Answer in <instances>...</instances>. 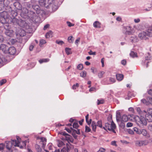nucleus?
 Returning a JSON list of instances; mask_svg holds the SVG:
<instances>
[{
    "label": "nucleus",
    "instance_id": "nucleus-51",
    "mask_svg": "<svg viewBox=\"0 0 152 152\" xmlns=\"http://www.w3.org/2000/svg\"><path fill=\"white\" fill-rule=\"evenodd\" d=\"M105 149L102 148H100L97 152H105Z\"/></svg>",
    "mask_w": 152,
    "mask_h": 152
},
{
    "label": "nucleus",
    "instance_id": "nucleus-26",
    "mask_svg": "<svg viewBox=\"0 0 152 152\" xmlns=\"http://www.w3.org/2000/svg\"><path fill=\"white\" fill-rule=\"evenodd\" d=\"M57 144L58 147H61L63 146L64 144V143L62 141L59 140L57 141Z\"/></svg>",
    "mask_w": 152,
    "mask_h": 152
},
{
    "label": "nucleus",
    "instance_id": "nucleus-44",
    "mask_svg": "<svg viewBox=\"0 0 152 152\" xmlns=\"http://www.w3.org/2000/svg\"><path fill=\"white\" fill-rule=\"evenodd\" d=\"M97 126L102 128V123L101 121H98L97 122Z\"/></svg>",
    "mask_w": 152,
    "mask_h": 152
},
{
    "label": "nucleus",
    "instance_id": "nucleus-41",
    "mask_svg": "<svg viewBox=\"0 0 152 152\" xmlns=\"http://www.w3.org/2000/svg\"><path fill=\"white\" fill-rule=\"evenodd\" d=\"M143 142L142 140L137 141V142L136 144L137 145L139 146H141L143 145L142 143Z\"/></svg>",
    "mask_w": 152,
    "mask_h": 152
},
{
    "label": "nucleus",
    "instance_id": "nucleus-29",
    "mask_svg": "<svg viewBox=\"0 0 152 152\" xmlns=\"http://www.w3.org/2000/svg\"><path fill=\"white\" fill-rule=\"evenodd\" d=\"M40 139L41 140V141L42 142L43 147H44L46 144V139L43 137H41Z\"/></svg>",
    "mask_w": 152,
    "mask_h": 152
},
{
    "label": "nucleus",
    "instance_id": "nucleus-60",
    "mask_svg": "<svg viewBox=\"0 0 152 152\" xmlns=\"http://www.w3.org/2000/svg\"><path fill=\"white\" fill-rule=\"evenodd\" d=\"M143 142L142 143L143 145H146L148 143V142L147 140H142Z\"/></svg>",
    "mask_w": 152,
    "mask_h": 152
},
{
    "label": "nucleus",
    "instance_id": "nucleus-64",
    "mask_svg": "<svg viewBox=\"0 0 152 152\" xmlns=\"http://www.w3.org/2000/svg\"><path fill=\"white\" fill-rule=\"evenodd\" d=\"M128 132L130 134H134L133 131L131 129H129L128 130Z\"/></svg>",
    "mask_w": 152,
    "mask_h": 152
},
{
    "label": "nucleus",
    "instance_id": "nucleus-24",
    "mask_svg": "<svg viewBox=\"0 0 152 152\" xmlns=\"http://www.w3.org/2000/svg\"><path fill=\"white\" fill-rule=\"evenodd\" d=\"M0 1L3 3L4 6H7L10 4V1L9 0H0Z\"/></svg>",
    "mask_w": 152,
    "mask_h": 152
},
{
    "label": "nucleus",
    "instance_id": "nucleus-15",
    "mask_svg": "<svg viewBox=\"0 0 152 152\" xmlns=\"http://www.w3.org/2000/svg\"><path fill=\"white\" fill-rule=\"evenodd\" d=\"M16 50L15 48L13 47H12L10 48L7 50V53L11 55H14L16 53Z\"/></svg>",
    "mask_w": 152,
    "mask_h": 152
},
{
    "label": "nucleus",
    "instance_id": "nucleus-33",
    "mask_svg": "<svg viewBox=\"0 0 152 152\" xmlns=\"http://www.w3.org/2000/svg\"><path fill=\"white\" fill-rule=\"evenodd\" d=\"M73 126L74 128L77 129L79 126L78 122L76 121H75L73 124Z\"/></svg>",
    "mask_w": 152,
    "mask_h": 152
},
{
    "label": "nucleus",
    "instance_id": "nucleus-30",
    "mask_svg": "<svg viewBox=\"0 0 152 152\" xmlns=\"http://www.w3.org/2000/svg\"><path fill=\"white\" fill-rule=\"evenodd\" d=\"M88 116H89L88 114H87L86 116V122L88 123V125H90L91 124V119H89V121L88 120Z\"/></svg>",
    "mask_w": 152,
    "mask_h": 152
},
{
    "label": "nucleus",
    "instance_id": "nucleus-42",
    "mask_svg": "<svg viewBox=\"0 0 152 152\" xmlns=\"http://www.w3.org/2000/svg\"><path fill=\"white\" fill-rule=\"evenodd\" d=\"M80 75L82 77H85L86 75V72L85 71H83L80 73Z\"/></svg>",
    "mask_w": 152,
    "mask_h": 152
},
{
    "label": "nucleus",
    "instance_id": "nucleus-2",
    "mask_svg": "<svg viewBox=\"0 0 152 152\" xmlns=\"http://www.w3.org/2000/svg\"><path fill=\"white\" fill-rule=\"evenodd\" d=\"M16 137L17 141L16 140H12L11 142L7 141L6 142V147L8 149L10 150L12 146L18 147L20 146L19 144L21 141V139L18 136H16Z\"/></svg>",
    "mask_w": 152,
    "mask_h": 152
},
{
    "label": "nucleus",
    "instance_id": "nucleus-57",
    "mask_svg": "<svg viewBox=\"0 0 152 152\" xmlns=\"http://www.w3.org/2000/svg\"><path fill=\"white\" fill-rule=\"evenodd\" d=\"M71 129L73 130L74 132H75L77 134H80V132L79 130H74L72 129V128H71Z\"/></svg>",
    "mask_w": 152,
    "mask_h": 152
},
{
    "label": "nucleus",
    "instance_id": "nucleus-55",
    "mask_svg": "<svg viewBox=\"0 0 152 152\" xmlns=\"http://www.w3.org/2000/svg\"><path fill=\"white\" fill-rule=\"evenodd\" d=\"M56 43L58 44L62 45L64 43V42L62 41H56Z\"/></svg>",
    "mask_w": 152,
    "mask_h": 152
},
{
    "label": "nucleus",
    "instance_id": "nucleus-18",
    "mask_svg": "<svg viewBox=\"0 0 152 152\" xmlns=\"http://www.w3.org/2000/svg\"><path fill=\"white\" fill-rule=\"evenodd\" d=\"M140 132H141V134H142L143 136H146L147 138H148L149 137L150 135L149 134H147V132L146 130L143 129L141 130Z\"/></svg>",
    "mask_w": 152,
    "mask_h": 152
},
{
    "label": "nucleus",
    "instance_id": "nucleus-54",
    "mask_svg": "<svg viewBox=\"0 0 152 152\" xmlns=\"http://www.w3.org/2000/svg\"><path fill=\"white\" fill-rule=\"evenodd\" d=\"M35 147L36 149H38V151L40 152L41 151V148H40V146L38 145H35Z\"/></svg>",
    "mask_w": 152,
    "mask_h": 152
},
{
    "label": "nucleus",
    "instance_id": "nucleus-46",
    "mask_svg": "<svg viewBox=\"0 0 152 152\" xmlns=\"http://www.w3.org/2000/svg\"><path fill=\"white\" fill-rule=\"evenodd\" d=\"M83 68V65L81 64H79L77 66V69L79 70H82Z\"/></svg>",
    "mask_w": 152,
    "mask_h": 152
},
{
    "label": "nucleus",
    "instance_id": "nucleus-12",
    "mask_svg": "<svg viewBox=\"0 0 152 152\" xmlns=\"http://www.w3.org/2000/svg\"><path fill=\"white\" fill-rule=\"evenodd\" d=\"M149 32H148V30L146 31H143L140 33L139 34V37L141 39L145 38L146 36L151 37L148 34Z\"/></svg>",
    "mask_w": 152,
    "mask_h": 152
},
{
    "label": "nucleus",
    "instance_id": "nucleus-58",
    "mask_svg": "<svg viewBox=\"0 0 152 152\" xmlns=\"http://www.w3.org/2000/svg\"><path fill=\"white\" fill-rule=\"evenodd\" d=\"M67 24L68 26L69 27H71L74 26V24L71 23L69 21L67 22Z\"/></svg>",
    "mask_w": 152,
    "mask_h": 152
},
{
    "label": "nucleus",
    "instance_id": "nucleus-22",
    "mask_svg": "<svg viewBox=\"0 0 152 152\" xmlns=\"http://www.w3.org/2000/svg\"><path fill=\"white\" fill-rule=\"evenodd\" d=\"M94 26L95 28H100L101 27V23L98 21H96L93 23Z\"/></svg>",
    "mask_w": 152,
    "mask_h": 152
},
{
    "label": "nucleus",
    "instance_id": "nucleus-56",
    "mask_svg": "<svg viewBox=\"0 0 152 152\" xmlns=\"http://www.w3.org/2000/svg\"><path fill=\"white\" fill-rule=\"evenodd\" d=\"M4 145L3 143H1L0 144V151L2 150L4 148Z\"/></svg>",
    "mask_w": 152,
    "mask_h": 152
},
{
    "label": "nucleus",
    "instance_id": "nucleus-10",
    "mask_svg": "<svg viewBox=\"0 0 152 152\" xmlns=\"http://www.w3.org/2000/svg\"><path fill=\"white\" fill-rule=\"evenodd\" d=\"M141 102L147 105H148L149 104H152V96H149L147 99H143L141 100Z\"/></svg>",
    "mask_w": 152,
    "mask_h": 152
},
{
    "label": "nucleus",
    "instance_id": "nucleus-23",
    "mask_svg": "<svg viewBox=\"0 0 152 152\" xmlns=\"http://www.w3.org/2000/svg\"><path fill=\"white\" fill-rule=\"evenodd\" d=\"M97 125L95 122L93 121L91 124V126L93 131L95 132L96 130Z\"/></svg>",
    "mask_w": 152,
    "mask_h": 152
},
{
    "label": "nucleus",
    "instance_id": "nucleus-59",
    "mask_svg": "<svg viewBox=\"0 0 152 152\" xmlns=\"http://www.w3.org/2000/svg\"><path fill=\"white\" fill-rule=\"evenodd\" d=\"M136 110L137 111V112L140 114H141V110L140 108V107H137L136 108Z\"/></svg>",
    "mask_w": 152,
    "mask_h": 152
},
{
    "label": "nucleus",
    "instance_id": "nucleus-5",
    "mask_svg": "<svg viewBox=\"0 0 152 152\" xmlns=\"http://www.w3.org/2000/svg\"><path fill=\"white\" fill-rule=\"evenodd\" d=\"M116 118L117 121L126 122L128 121V118L126 115H124L121 116L120 113L119 111H117L116 113Z\"/></svg>",
    "mask_w": 152,
    "mask_h": 152
},
{
    "label": "nucleus",
    "instance_id": "nucleus-43",
    "mask_svg": "<svg viewBox=\"0 0 152 152\" xmlns=\"http://www.w3.org/2000/svg\"><path fill=\"white\" fill-rule=\"evenodd\" d=\"M65 50L66 53L68 55L71 53V50L70 48H66L65 49Z\"/></svg>",
    "mask_w": 152,
    "mask_h": 152
},
{
    "label": "nucleus",
    "instance_id": "nucleus-34",
    "mask_svg": "<svg viewBox=\"0 0 152 152\" xmlns=\"http://www.w3.org/2000/svg\"><path fill=\"white\" fill-rule=\"evenodd\" d=\"M35 45V44L33 42H32L30 45L29 47V50L30 51H31L33 50V48L34 47V46Z\"/></svg>",
    "mask_w": 152,
    "mask_h": 152
},
{
    "label": "nucleus",
    "instance_id": "nucleus-8",
    "mask_svg": "<svg viewBox=\"0 0 152 152\" xmlns=\"http://www.w3.org/2000/svg\"><path fill=\"white\" fill-rule=\"evenodd\" d=\"M146 120L149 122L152 121V109H149L148 110L147 113L145 115Z\"/></svg>",
    "mask_w": 152,
    "mask_h": 152
},
{
    "label": "nucleus",
    "instance_id": "nucleus-52",
    "mask_svg": "<svg viewBox=\"0 0 152 152\" xmlns=\"http://www.w3.org/2000/svg\"><path fill=\"white\" fill-rule=\"evenodd\" d=\"M133 124L131 122H128L126 126L127 127H131L132 126Z\"/></svg>",
    "mask_w": 152,
    "mask_h": 152
},
{
    "label": "nucleus",
    "instance_id": "nucleus-28",
    "mask_svg": "<svg viewBox=\"0 0 152 152\" xmlns=\"http://www.w3.org/2000/svg\"><path fill=\"white\" fill-rule=\"evenodd\" d=\"M148 32H149L148 34L151 36H152V25L149 26L147 29Z\"/></svg>",
    "mask_w": 152,
    "mask_h": 152
},
{
    "label": "nucleus",
    "instance_id": "nucleus-21",
    "mask_svg": "<svg viewBox=\"0 0 152 152\" xmlns=\"http://www.w3.org/2000/svg\"><path fill=\"white\" fill-rule=\"evenodd\" d=\"M46 0H40L39 1V3L40 6L42 7H46Z\"/></svg>",
    "mask_w": 152,
    "mask_h": 152
},
{
    "label": "nucleus",
    "instance_id": "nucleus-16",
    "mask_svg": "<svg viewBox=\"0 0 152 152\" xmlns=\"http://www.w3.org/2000/svg\"><path fill=\"white\" fill-rule=\"evenodd\" d=\"M8 49V47L4 44H1L0 46V50H1L5 53H7Z\"/></svg>",
    "mask_w": 152,
    "mask_h": 152
},
{
    "label": "nucleus",
    "instance_id": "nucleus-45",
    "mask_svg": "<svg viewBox=\"0 0 152 152\" xmlns=\"http://www.w3.org/2000/svg\"><path fill=\"white\" fill-rule=\"evenodd\" d=\"M151 59V57L149 53H148L147 55L145 56V59L146 60H149Z\"/></svg>",
    "mask_w": 152,
    "mask_h": 152
},
{
    "label": "nucleus",
    "instance_id": "nucleus-7",
    "mask_svg": "<svg viewBox=\"0 0 152 152\" xmlns=\"http://www.w3.org/2000/svg\"><path fill=\"white\" fill-rule=\"evenodd\" d=\"M63 135L66 136L65 139L68 142V143H66V146H67V144H69V147H70V152H71V149L73 148V145L70 144V142H73V140L71 136L69 135L65 132H64L62 134ZM67 147V146H66Z\"/></svg>",
    "mask_w": 152,
    "mask_h": 152
},
{
    "label": "nucleus",
    "instance_id": "nucleus-17",
    "mask_svg": "<svg viewBox=\"0 0 152 152\" xmlns=\"http://www.w3.org/2000/svg\"><path fill=\"white\" fill-rule=\"evenodd\" d=\"M14 6L18 10H20L22 9V6L18 2H15L14 3Z\"/></svg>",
    "mask_w": 152,
    "mask_h": 152
},
{
    "label": "nucleus",
    "instance_id": "nucleus-27",
    "mask_svg": "<svg viewBox=\"0 0 152 152\" xmlns=\"http://www.w3.org/2000/svg\"><path fill=\"white\" fill-rule=\"evenodd\" d=\"M49 58H44L39 60V61L40 64H42L43 62H48L49 61Z\"/></svg>",
    "mask_w": 152,
    "mask_h": 152
},
{
    "label": "nucleus",
    "instance_id": "nucleus-1",
    "mask_svg": "<svg viewBox=\"0 0 152 152\" xmlns=\"http://www.w3.org/2000/svg\"><path fill=\"white\" fill-rule=\"evenodd\" d=\"M0 16L2 18L3 20H1L2 24H3L4 29L6 30L11 28V26H9L8 23L11 21V20L10 19L9 15L7 12L3 11L0 14Z\"/></svg>",
    "mask_w": 152,
    "mask_h": 152
},
{
    "label": "nucleus",
    "instance_id": "nucleus-32",
    "mask_svg": "<svg viewBox=\"0 0 152 152\" xmlns=\"http://www.w3.org/2000/svg\"><path fill=\"white\" fill-rule=\"evenodd\" d=\"M68 40L69 43H72L73 42L74 39L72 36H70L68 38Z\"/></svg>",
    "mask_w": 152,
    "mask_h": 152
},
{
    "label": "nucleus",
    "instance_id": "nucleus-4",
    "mask_svg": "<svg viewBox=\"0 0 152 152\" xmlns=\"http://www.w3.org/2000/svg\"><path fill=\"white\" fill-rule=\"evenodd\" d=\"M102 128L105 130L108 129L109 131H112L114 133H115L114 129L116 128V126L113 121L106 123L105 127H103Z\"/></svg>",
    "mask_w": 152,
    "mask_h": 152
},
{
    "label": "nucleus",
    "instance_id": "nucleus-39",
    "mask_svg": "<svg viewBox=\"0 0 152 152\" xmlns=\"http://www.w3.org/2000/svg\"><path fill=\"white\" fill-rule=\"evenodd\" d=\"M134 131L136 133L138 134H141V132H140L141 130H139L136 127H134L133 129Z\"/></svg>",
    "mask_w": 152,
    "mask_h": 152
},
{
    "label": "nucleus",
    "instance_id": "nucleus-62",
    "mask_svg": "<svg viewBox=\"0 0 152 152\" xmlns=\"http://www.w3.org/2000/svg\"><path fill=\"white\" fill-rule=\"evenodd\" d=\"M95 91V88L94 87L91 88L89 90L90 92L94 91Z\"/></svg>",
    "mask_w": 152,
    "mask_h": 152
},
{
    "label": "nucleus",
    "instance_id": "nucleus-37",
    "mask_svg": "<svg viewBox=\"0 0 152 152\" xmlns=\"http://www.w3.org/2000/svg\"><path fill=\"white\" fill-rule=\"evenodd\" d=\"M130 56L132 58L137 56V54L133 51H131L130 54Z\"/></svg>",
    "mask_w": 152,
    "mask_h": 152
},
{
    "label": "nucleus",
    "instance_id": "nucleus-6",
    "mask_svg": "<svg viewBox=\"0 0 152 152\" xmlns=\"http://www.w3.org/2000/svg\"><path fill=\"white\" fill-rule=\"evenodd\" d=\"M10 19L11 20V21L14 24H18L20 26L23 27L24 26V24L25 23V21L21 19H18L16 18H14L12 19L10 17Z\"/></svg>",
    "mask_w": 152,
    "mask_h": 152
},
{
    "label": "nucleus",
    "instance_id": "nucleus-20",
    "mask_svg": "<svg viewBox=\"0 0 152 152\" xmlns=\"http://www.w3.org/2000/svg\"><path fill=\"white\" fill-rule=\"evenodd\" d=\"M117 80L119 81L122 80L124 77V76L122 74H117L116 75Z\"/></svg>",
    "mask_w": 152,
    "mask_h": 152
},
{
    "label": "nucleus",
    "instance_id": "nucleus-19",
    "mask_svg": "<svg viewBox=\"0 0 152 152\" xmlns=\"http://www.w3.org/2000/svg\"><path fill=\"white\" fill-rule=\"evenodd\" d=\"M130 40L132 42H136L138 41L137 37L134 35H132L130 37Z\"/></svg>",
    "mask_w": 152,
    "mask_h": 152
},
{
    "label": "nucleus",
    "instance_id": "nucleus-31",
    "mask_svg": "<svg viewBox=\"0 0 152 152\" xmlns=\"http://www.w3.org/2000/svg\"><path fill=\"white\" fill-rule=\"evenodd\" d=\"M28 12V10L26 8H23L22 10V12L21 13V15H22V14H27Z\"/></svg>",
    "mask_w": 152,
    "mask_h": 152
},
{
    "label": "nucleus",
    "instance_id": "nucleus-47",
    "mask_svg": "<svg viewBox=\"0 0 152 152\" xmlns=\"http://www.w3.org/2000/svg\"><path fill=\"white\" fill-rule=\"evenodd\" d=\"M104 74V72L103 71L99 73L98 75V76L99 78H102L103 74Z\"/></svg>",
    "mask_w": 152,
    "mask_h": 152
},
{
    "label": "nucleus",
    "instance_id": "nucleus-25",
    "mask_svg": "<svg viewBox=\"0 0 152 152\" xmlns=\"http://www.w3.org/2000/svg\"><path fill=\"white\" fill-rule=\"evenodd\" d=\"M53 33L51 31H49L47 32L45 35V37L46 38H49L50 37H52Z\"/></svg>",
    "mask_w": 152,
    "mask_h": 152
},
{
    "label": "nucleus",
    "instance_id": "nucleus-61",
    "mask_svg": "<svg viewBox=\"0 0 152 152\" xmlns=\"http://www.w3.org/2000/svg\"><path fill=\"white\" fill-rule=\"evenodd\" d=\"M126 60H123L121 61V63L122 64L124 65L126 64Z\"/></svg>",
    "mask_w": 152,
    "mask_h": 152
},
{
    "label": "nucleus",
    "instance_id": "nucleus-9",
    "mask_svg": "<svg viewBox=\"0 0 152 152\" xmlns=\"http://www.w3.org/2000/svg\"><path fill=\"white\" fill-rule=\"evenodd\" d=\"M16 34L17 36L21 37H23L26 35L25 31L21 28H18L16 32Z\"/></svg>",
    "mask_w": 152,
    "mask_h": 152
},
{
    "label": "nucleus",
    "instance_id": "nucleus-35",
    "mask_svg": "<svg viewBox=\"0 0 152 152\" xmlns=\"http://www.w3.org/2000/svg\"><path fill=\"white\" fill-rule=\"evenodd\" d=\"M79 85V84L78 83L74 84L72 86V89L74 90L77 89L78 88Z\"/></svg>",
    "mask_w": 152,
    "mask_h": 152
},
{
    "label": "nucleus",
    "instance_id": "nucleus-50",
    "mask_svg": "<svg viewBox=\"0 0 152 152\" xmlns=\"http://www.w3.org/2000/svg\"><path fill=\"white\" fill-rule=\"evenodd\" d=\"M80 38L79 37H78V38L76 40H75V44L77 45H78V44L80 42Z\"/></svg>",
    "mask_w": 152,
    "mask_h": 152
},
{
    "label": "nucleus",
    "instance_id": "nucleus-40",
    "mask_svg": "<svg viewBox=\"0 0 152 152\" xmlns=\"http://www.w3.org/2000/svg\"><path fill=\"white\" fill-rule=\"evenodd\" d=\"M48 147L49 149L50 150H53V148L55 149L54 147L51 143H49L48 145Z\"/></svg>",
    "mask_w": 152,
    "mask_h": 152
},
{
    "label": "nucleus",
    "instance_id": "nucleus-14",
    "mask_svg": "<svg viewBox=\"0 0 152 152\" xmlns=\"http://www.w3.org/2000/svg\"><path fill=\"white\" fill-rule=\"evenodd\" d=\"M31 2L32 4V8L36 11H38L39 10L40 7L38 5L36 4V3L37 2L34 0H32Z\"/></svg>",
    "mask_w": 152,
    "mask_h": 152
},
{
    "label": "nucleus",
    "instance_id": "nucleus-11",
    "mask_svg": "<svg viewBox=\"0 0 152 152\" xmlns=\"http://www.w3.org/2000/svg\"><path fill=\"white\" fill-rule=\"evenodd\" d=\"M71 147H69V144H67V147H64L61 151V152H70V149ZM54 152H60L59 149L56 150L55 149Z\"/></svg>",
    "mask_w": 152,
    "mask_h": 152
},
{
    "label": "nucleus",
    "instance_id": "nucleus-3",
    "mask_svg": "<svg viewBox=\"0 0 152 152\" xmlns=\"http://www.w3.org/2000/svg\"><path fill=\"white\" fill-rule=\"evenodd\" d=\"M134 120L136 124L140 126L143 125H145L147 124V121L144 117L141 116L140 117L136 116L134 118Z\"/></svg>",
    "mask_w": 152,
    "mask_h": 152
},
{
    "label": "nucleus",
    "instance_id": "nucleus-63",
    "mask_svg": "<svg viewBox=\"0 0 152 152\" xmlns=\"http://www.w3.org/2000/svg\"><path fill=\"white\" fill-rule=\"evenodd\" d=\"M88 53L90 55H96V52H93L91 50H90L88 52Z\"/></svg>",
    "mask_w": 152,
    "mask_h": 152
},
{
    "label": "nucleus",
    "instance_id": "nucleus-53",
    "mask_svg": "<svg viewBox=\"0 0 152 152\" xmlns=\"http://www.w3.org/2000/svg\"><path fill=\"white\" fill-rule=\"evenodd\" d=\"M6 82V80L5 79L2 80L0 81V84L2 85Z\"/></svg>",
    "mask_w": 152,
    "mask_h": 152
},
{
    "label": "nucleus",
    "instance_id": "nucleus-49",
    "mask_svg": "<svg viewBox=\"0 0 152 152\" xmlns=\"http://www.w3.org/2000/svg\"><path fill=\"white\" fill-rule=\"evenodd\" d=\"M4 4L3 3L1 2V3H0V10H1L4 9Z\"/></svg>",
    "mask_w": 152,
    "mask_h": 152
},
{
    "label": "nucleus",
    "instance_id": "nucleus-13",
    "mask_svg": "<svg viewBox=\"0 0 152 152\" xmlns=\"http://www.w3.org/2000/svg\"><path fill=\"white\" fill-rule=\"evenodd\" d=\"M5 34L7 36L12 37L14 34V32L12 30L10 29L6 30Z\"/></svg>",
    "mask_w": 152,
    "mask_h": 152
},
{
    "label": "nucleus",
    "instance_id": "nucleus-38",
    "mask_svg": "<svg viewBox=\"0 0 152 152\" xmlns=\"http://www.w3.org/2000/svg\"><path fill=\"white\" fill-rule=\"evenodd\" d=\"M104 102V100L103 99H101L97 100V105H99L100 104H102Z\"/></svg>",
    "mask_w": 152,
    "mask_h": 152
},
{
    "label": "nucleus",
    "instance_id": "nucleus-36",
    "mask_svg": "<svg viewBox=\"0 0 152 152\" xmlns=\"http://www.w3.org/2000/svg\"><path fill=\"white\" fill-rule=\"evenodd\" d=\"M46 42L45 40L44 39H41L39 41V45L40 47H42V45L46 43Z\"/></svg>",
    "mask_w": 152,
    "mask_h": 152
},
{
    "label": "nucleus",
    "instance_id": "nucleus-48",
    "mask_svg": "<svg viewBox=\"0 0 152 152\" xmlns=\"http://www.w3.org/2000/svg\"><path fill=\"white\" fill-rule=\"evenodd\" d=\"M91 131V129H90V128L88 126H85V132H90Z\"/></svg>",
    "mask_w": 152,
    "mask_h": 152
}]
</instances>
